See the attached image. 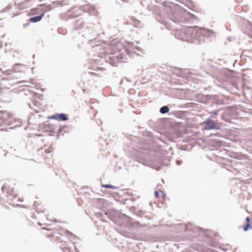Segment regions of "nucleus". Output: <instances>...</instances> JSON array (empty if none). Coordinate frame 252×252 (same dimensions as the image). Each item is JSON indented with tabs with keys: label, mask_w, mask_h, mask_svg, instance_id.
Segmentation results:
<instances>
[{
	"label": "nucleus",
	"mask_w": 252,
	"mask_h": 252,
	"mask_svg": "<svg viewBox=\"0 0 252 252\" xmlns=\"http://www.w3.org/2000/svg\"><path fill=\"white\" fill-rule=\"evenodd\" d=\"M2 121L0 119V126H2Z\"/></svg>",
	"instance_id": "14"
},
{
	"label": "nucleus",
	"mask_w": 252,
	"mask_h": 252,
	"mask_svg": "<svg viewBox=\"0 0 252 252\" xmlns=\"http://www.w3.org/2000/svg\"><path fill=\"white\" fill-rule=\"evenodd\" d=\"M39 13V9L38 8H33L32 9L29 13L30 15H35Z\"/></svg>",
	"instance_id": "12"
},
{
	"label": "nucleus",
	"mask_w": 252,
	"mask_h": 252,
	"mask_svg": "<svg viewBox=\"0 0 252 252\" xmlns=\"http://www.w3.org/2000/svg\"><path fill=\"white\" fill-rule=\"evenodd\" d=\"M252 229V218L250 219L249 217L246 218V223L243 226V230L245 231Z\"/></svg>",
	"instance_id": "9"
},
{
	"label": "nucleus",
	"mask_w": 252,
	"mask_h": 252,
	"mask_svg": "<svg viewBox=\"0 0 252 252\" xmlns=\"http://www.w3.org/2000/svg\"><path fill=\"white\" fill-rule=\"evenodd\" d=\"M169 111V108L166 106H163L160 109V112L162 114H165V113H167L168 111Z\"/></svg>",
	"instance_id": "11"
},
{
	"label": "nucleus",
	"mask_w": 252,
	"mask_h": 252,
	"mask_svg": "<svg viewBox=\"0 0 252 252\" xmlns=\"http://www.w3.org/2000/svg\"><path fill=\"white\" fill-rule=\"evenodd\" d=\"M155 194L157 198L158 199V201L161 203H164L165 199V194L161 190H155Z\"/></svg>",
	"instance_id": "4"
},
{
	"label": "nucleus",
	"mask_w": 252,
	"mask_h": 252,
	"mask_svg": "<svg viewBox=\"0 0 252 252\" xmlns=\"http://www.w3.org/2000/svg\"><path fill=\"white\" fill-rule=\"evenodd\" d=\"M204 125L205 126L204 128L207 130L216 128L217 126L215 122L210 119L206 120V121L204 122Z\"/></svg>",
	"instance_id": "6"
},
{
	"label": "nucleus",
	"mask_w": 252,
	"mask_h": 252,
	"mask_svg": "<svg viewBox=\"0 0 252 252\" xmlns=\"http://www.w3.org/2000/svg\"><path fill=\"white\" fill-rule=\"evenodd\" d=\"M102 187L105 188H109V189H114V188L113 187V186L111 185H102Z\"/></svg>",
	"instance_id": "13"
},
{
	"label": "nucleus",
	"mask_w": 252,
	"mask_h": 252,
	"mask_svg": "<svg viewBox=\"0 0 252 252\" xmlns=\"http://www.w3.org/2000/svg\"><path fill=\"white\" fill-rule=\"evenodd\" d=\"M44 12L42 13L40 15L38 16L33 17L31 18L30 21L31 22L35 23L40 21L43 17L44 16Z\"/></svg>",
	"instance_id": "10"
},
{
	"label": "nucleus",
	"mask_w": 252,
	"mask_h": 252,
	"mask_svg": "<svg viewBox=\"0 0 252 252\" xmlns=\"http://www.w3.org/2000/svg\"><path fill=\"white\" fill-rule=\"evenodd\" d=\"M71 245H73L72 241L67 239V241H64L61 244V248L64 252L66 251H68L69 252L71 249Z\"/></svg>",
	"instance_id": "3"
},
{
	"label": "nucleus",
	"mask_w": 252,
	"mask_h": 252,
	"mask_svg": "<svg viewBox=\"0 0 252 252\" xmlns=\"http://www.w3.org/2000/svg\"><path fill=\"white\" fill-rule=\"evenodd\" d=\"M53 151V148L51 147H49L47 149H45L43 151V149H41L40 153L42 154L43 156L44 157V159L46 160V158H48L47 156H49L50 157H52V154L51 153Z\"/></svg>",
	"instance_id": "7"
},
{
	"label": "nucleus",
	"mask_w": 252,
	"mask_h": 252,
	"mask_svg": "<svg viewBox=\"0 0 252 252\" xmlns=\"http://www.w3.org/2000/svg\"><path fill=\"white\" fill-rule=\"evenodd\" d=\"M7 189V187L6 186H3L2 187V190L3 192L5 191ZM6 193L7 194L8 197H10V199H13L14 198L16 197L17 194L15 192L13 189H10L9 190H6Z\"/></svg>",
	"instance_id": "5"
},
{
	"label": "nucleus",
	"mask_w": 252,
	"mask_h": 252,
	"mask_svg": "<svg viewBox=\"0 0 252 252\" xmlns=\"http://www.w3.org/2000/svg\"><path fill=\"white\" fill-rule=\"evenodd\" d=\"M13 117L12 114L9 112L0 111V119L2 121V125L7 122L10 121Z\"/></svg>",
	"instance_id": "1"
},
{
	"label": "nucleus",
	"mask_w": 252,
	"mask_h": 252,
	"mask_svg": "<svg viewBox=\"0 0 252 252\" xmlns=\"http://www.w3.org/2000/svg\"><path fill=\"white\" fill-rule=\"evenodd\" d=\"M49 119L56 120L59 121H66L68 119L67 115L64 113L56 114L48 117Z\"/></svg>",
	"instance_id": "2"
},
{
	"label": "nucleus",
	"mask_w": 252,
	"mask_h": 252,
	"mask_svg": "<svg viewBox=\"0 0 252 252\" xmlns=\"http://www.w3.org/2000/svg\"><path fill=\"white\" fill-rule=\"evenodd\" d=\"M53 236L55 241L61 243L64 241L65 238L66 237L65 235L59 233H57L56 235H54Z\"/></svg>",
	"instance_id": "8"
}]
</instances>
